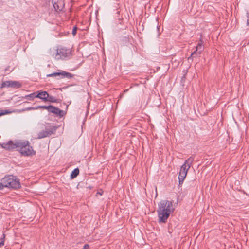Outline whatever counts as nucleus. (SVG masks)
<instances>
[{"instance_id": "1", "label": "nucleus", "mask_w": 249, "mask_h": 249, "mask_svg": "<svg viewBox=\"0 0 249 249\" xmlns=\"http://www.w3.org/2000/svg\"><path fill=\"white\" fill-rule=\"evenodd\" d=\"M1 147L7 150H12L15 148L21 155L24 156H32L35 155L36 152L30 145L28 141L17 140L14 142L10 140L5 143H3Z\"/></svg>"}, {"instance_id": "2", "label": "nucleus", "mask_w": 249, "mask_h": 249, "mask_svg": "<svg viewBox=\"0 0 249 249\" xmlns=\"http://www.w3.org/2000/svg\"><path fill=\"white\" fill-rule=\"evenodd\" d=\"M173 203L172 201L163 200L158 204L157 212L159 222L166 223L167 222L170 213L174 210V208H173Z\"/></svg>"}, {"instance_id": "3", "label": "nucleus", "mask_w": 249, "mask_h": 249, "mask_svg": "<svg viewBox=\"0 0 249 249\" xmlns=\"http://www.w3.org/2000/svg\"><path fill=\"white\" fill-rule=\"evenodd\" d=\"M3 189L4 187L17 189L20 187V183L18 178L12 175L5 176L2 179Z\"/></svg>"}, {"instance_id": "4", "label": "nucleus", "mask_w": 249, "mask_h": 249, "mask_svg": "<svg viewBox=\"0 0 249 249\" xmlns=\"http://www.w3.org/2000/svg\"><path fill=\"white\" fill-rule=\"evenodd\" d=\"M71 55V51L66 47H61L56 50L52 54L56 60L66 59L70 58Z\"/></svg>"}, {"instance_id": "5", "label": "nucleus", "mask_w": 249, "mask_h": 249, "mask_svg": "<svg viewBox=\"0 0 249 249\" xmlns=\"http://www.w3.org/2000/svg\"><path fill=\"white\" fill-rule=\"evenodd\" d=\"M73 76V74L64 71H61L60 72H53V73L47 75V77H57V79L64 78H67V79H70L72 78Z\"/></svg>"}, {"instance_id": "6", "label": "nucleus", "mask_w": 249, "mask_h": 249, "mask_svg": "<svg viewBox=\"0 0 249 249\" xmlns=\"http://www.w3.org/2000/svg\"><path fill=\"white\" fill-rule=\"evenodd\" d=\"M22 84L17 81H6L3 82L0 87V88L4 87L12 88L14 89H18L21 88Z\"/></svg>"}, {"instance_id": "7", "label": "nucleus", "mask_w": 249, "mask_h": 249, "mask_svg": "<svg viewBox=\"0 0 249 249\" xmlns=\"http://www.w3.org/2000/svg\"><path fill=\"white\" fill-rule=\"evenodd\" d=\"M48 111L49 113H53L60 117H63L66 114V113L64 111L60 109L59 108L53 105H49V108L48 109Z\"/></svg>"}, {"instance_id": "8", "label": "nucleus", "mask_w": 249, "mask_h": 249, "mask_svg": "<svg viewBox=\"0 0 249 249\" xmlns=\"http://www.w3.org/2000/svg\"><path fill=\"white\" fill-rule=\"evenodd\" d=\"M49 108V106H38L35 107H27L25 108H23L21 110H18L17 112L18 113L22 112L25 111H28V110H36L38 109H47L48 110V109Z\"/></svg>"}, {"instance_id": "9", "label": "nucleus", "mask_w": 249, "mask_h": 249, "mask_svg": "<svg viewBox=\"0 0 249 249\" xmlns=\"http://www.w3.org/2000/svg\"><path fill=\"white\" fill-rule=\"evenodd\" d=\"M37 94H36V98H39L43 101L46 102L47 99L46 97H48V93L46 91H38Z\"/></svg>"}, {"instance_id": "10", "label": "nucleus", "mask_w": 249, "mask_h": 249, "mask_svg": "<svg viewBox=\"0 0 249 249\" xmlns=\"http://www.w3.org/2000/svg\"><path fill=\"white\" fill-rule=\"evenodd\" d=\"M131 38L132 36L129 35L122 37L120 39L121 44L126 46L128 45L129 43L131 44V43L130 42V39Z\"/></svg>"}, {"instance_id": "11", "label": "nucleus", "mask_w": 249, "mask_h": 249, "mask_svg": "<svg viewBox=\"0 0 249 249\" xmlns=\"http://www.w3.org/2000/svg\"><path fill=\"white\" fill-rule=\"evenodd\" d=\"M200 54V53H198V52H196V50H195L192 53L191 55L188 58V62H192L194 58L199 57Z\"/></svg>"}, {"instance_id": "12", "label": "nucleus", "mask_w": 249, "mask_h": 249, "mask_svg": "<svg viewBox=\"0 0 249 249\" xmlns=\"http://www.w3.org/2000/svg\"><path fill=\"white\" fill-rule=\"evenodd\" d=\"M196 52H198V53L201 54L204 50V47L202 45V41L200 40L196 47Z\"/></svg>"}, {"instance_id": "13", "label": "nucleus", "mask_w": 249, "mask_h": 249, "mask_svg": "<svg viewBox=\"0 0 249 249\" xmlns=\"http://www.w3.org/2000/svg\"><path fill=\"white\" fill-rule=\"evenodd\" d=\"M48 136H49V135L48 133V132L45 129V130H43L38 133L37 138L42 139Z\"/></svg>"}, {"instance_id": "14", "label": "nucleus", "mask_w": 249, "mask_h": 249, "mask_svg": "<svg viewBox=\"0 0 249 249\" xmlns=\"http://www.w3.org/2000/svg\"><path fill=\"white\" fill-rule=\"evenodd\" d=\"M46 98L47 99L48 102H49L50 103H59L60 101V100L56 99L55 97L50 96L48 94V97H46Z\"/></svg>"}, {"instance_id": "15", "label": "nucleus", "mask_w": 249, "mask_h": 249, "mask_svg": "<svg viewBox=\"0 0 249 249\" xmlns=\"http://www.w3.org/2000/svg\"><path fill=\"white\" fill-rule=\"evenodd\" d=\"M194 160V158L193 156H191L185 160L184 164L187 165V166H188V168H190L191 165L193 162Z\"/></svg>"}, {"instance_id": "16", "label": "nucleus", "mask_w": 249, "mask_h": 249, "mask_svg": "<svg viewBox=\"0 0 249 249\" xmlns=\"http://www.w3.org/2000/svg\"><path fill=\"white\" fill-rule=\"evenodd\" d=\"M45 129L48 132L49 136L52 134H54L56 131V128L54 126H51L50 127H45Z\"/></svg>"}, {"instance_id": "17", "label": "nucleus", "mask_w": 249, "mask_h": 249, "mask_svg": "<svg viewBox=\"0 0 249 249\" xmlns=\"http://www.w3.org/2000/svg\"><path fill=\"white\" fill-rule=\"evenodd\" d=\"M79 174V170L78 168H75L71 174V178L73 179L76 178Z\"/></svg>"}, {"instance_id": "18", "label": "nucleus", "mask_w": 249, "mask_h": 249, "mask_svg": "<svg viewBox=\"0 0 249 249\" xmlns=\"http://www.w3.org/2000/svg\"><path fill=\"white\" fill-rule=\"evenodd\" d=\"M22 98H25L29 100H33L35 98H36V92H33L30 94L27 95L24 97H22Z\"/></svg>"}, {"instance_id": "19", "label": "nucleus", "mask_w": 249, "mask_h": 249, "mask_svg": "<svg viewBox=\"0 0 249 249\" xmlns=\"http://www.w3.org/2000/svg\"><path fill=\"white\" fill-rule=\"evenodd\" d=\"M190 168H188V166H187V165H185V164H183L180 168V171H184L185 173H187L188 170Z\"/></svg>"}, {"instance_id": "20", "label": "nucleus", "mask_w": 249, "mask_h": 249, "mask_svg": "<svg viewBox=\"0 0 249 249\" xmlns=\"http://www.w3.org/2000/svg\"><path fill=\"white\" fill-rule=\"evenodd\" d=\"M13 112H15V111H10L9 110H0V116L3 115H5V114H8L11 113Z\"/></svg>"}, {"instance_id": "21", "label": "nucleus", "mask_w": 249, "mask_h": 249, "mask_svg": "<svg viewBox=\"0 0 249 249\" xmlns=\"http://www.w3.org/2000/svg\"><path fill=\"white\" fill-rule=\"evenodd\" d=\"M187 175V173H185L184 171L179 172V174L178 176V178L183 179L184 180Z\"/></svg>"}, {"instance_id": "22", "label": "nucleus", "mask_w": 249, "mask_h": 249, "mask_svg": "<svg viewBox=\"0 0 249 249\" xmlns=\"http://www.w3.org/2000/svg\"><path fill=\"white\" fill-rule=\"evenodd\" d=\"M5 238V235L4 234H3L2 237L0 238L1 241L0 242V247L4 245Z\"/></svg>"}, {"instance_id": "23", "label": "nucleus", "mask_w": 249, "mask_h": 249, "mask_svg": "<svg viewBox=\"0 0 249 249\" xmlns=\"http://www.w3.org/2000/svg\"><path fill=\"white\" fill-rule=\"evenodd\" d=\"M53 7L55 10L56 11H61V9L59 7L58 4L57 3H54L53 4Z\"/></svg>"}, {"instance_id": "24", "label": "nucleus", "mask_w": 249, "mask_h": 249, "mask_svg": "<svg viewBox=\"0 0 249 249\" xmlns=\"http://www.w3.org/2000/svg\"><path fill=\"white\" fill-rule=\"evenodd\" d=\"M77 30V27L76 26L74 27L72 29V34L73 36H75L76 34Z\"/></svg>"}, {"instance_id": "25", "label": "nucleus", "mask_w": 249, "mask_h": 249, "mask_svg": "<svg viewBox=\"0 0 249 249\" xmlns=\"http://www.w3.org/2000/svg\"><path fill=\"white\" fill-rule=\"evenodd\" d=\"M89 244H85L82 249H89Z\"/></svg>"}, {"instance_id": "26", "label": "nucleus", "mask_w": 249, "mask_h": 249, "mask_svg": "<svg viewBox=\"0 0 249 249\" xmlns=\"http://www.w3.org/2000/svg\"><path fill=\"white\" fill-rule=\"evenodd\" d=\"M178 180H179V185H182L184 179L178 178Z\"/></svg>"}, {"instance_id": "27", "label": "nucleus", "mask_w": 249, "mask_h": 249, "mask_svg": "<svg viewBox=\"0 0 249 249\" xmlns=\"http://www.w3.org/2000/svg\"><path fill=\"white\" fill-rule=\"evenodd\" d=\"M3 189V185L2 184V181L0 182V190H1Z\"/></svg>"}, {"instance_id": "28", "label": "nucleus", "mask_w": 249, "mask_h": 249, "mask_svg": "<svg viewBox=\"0 0 249 249\" xmlns=\"http://www.w3.org/2000/svg\"><path fill=\"white\" fill-rule=\"evenodd\" d=\"M103 193V191H102L101 192H98L97 193V194H96V196H97V195H102Z\"/></svg>"}, {"instance_id": "29", "label": "nucleus", "mask_w": 249, "mask_h": 249, "mask_svg": "<svg viewBox=\"0 0 249 249\" xmlns=\"http://www.w3.org/2000/svg\"><path fill=\"white\" fill-rule=\"evenodd\" d=\"M249 20L248 19V20H247V24H249Z\"/></svg>"}]
</instances>
